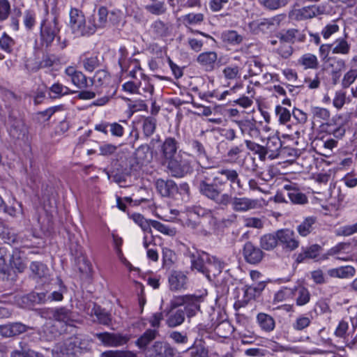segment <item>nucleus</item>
I'll list each match as a JSON object with an SVG mask.
<instances>
[{
  "instance_id": "1",
  "label": "nucleus",
  "mask_w": 357,
  "mask_h": 357,
  "mask_svg": "<svg viewBox=\"0 0 357 357\" xmlns=\"http://www.w3.org/2000/svg\"><path fill=\"white\" fill-rule=\"evenodd\" d=\"M227 181L231 189L235 188L234 185L239 190L243 188V184L236 169L224 168L215 172L212 167L201 166L197 170L196 185L203 197L223 207L231 204L236 212H245L257 208L258 201L256 199L232 197L231 194L224 193L222 187Z\"/></svg>"
},
{
  "instance_id": "2",
  "label": "nucleus",
  "mask_w": 357,
  "mask_h": 357,
  "mask_svg": "<svg viewBox=\"0 0 357 357\" xmlns=\"http://www.w3.org/2000/svg\"><path fill=\"white\" fill-rule=\"evenodd\" d=\"M203 300L202 296L193 294L173 297L169 303L167 326L171 328L176 327L184 322L185 315L188 318L195 316L200 311V304Z\"/></svg>"
},
{
  "instance_id": "3",
  "label": "nucleus",
  "mask_w": 357,
  "mask_h": 357,
  "mask_svg": "<svg viewBox=\"0 0 357 357\" xmlns=\"http://www.w3.org/2000/svg\"><path fill=\"white\" fill-rule=\"evenodd\" d=\"M69 15V26L73 34L76 36H91L89 19L86 20L82 10L75 8H71Z\"/></svg>"
},
{
  "instance_id": "4",
  "label": "nucleus",
  "mask_w": 357,
  "mask_h": 357,
  "mask_svg": "<svg viewBox=\"0 0 357 357\" xmlns=\"http://www.w3.org/2000/svg\"><path fill=\"white\" fill-rule=\"evenodd\" d=\"M80 338L71 337L63 342L58 343L52 349L53 357H76L82 353Z\"/></svg>"
},
{
  "instance_id": "5",
  "label": "nucleus",
  "mask_w": 357,
  "mask_h": 357,
  "mask_svg": "<svg viewBox=\"0 0 357 357\" xmlns=\"http://www.w3.org/2000/svg\"><path fill=\"white\" fill-rule=\"evenodd\" d=\"M285 17V15L280 14L268 18H263L251 22L250 27L255 34H269L279 29L281 22L284 20Z\"/></svg>"
},
{
  "instance_id": "6",
  "label": "nucleus",
  "mask_w": 357,
  "mask_h": 357,
  "mask_svg": "<svg viewBox=\"0 0 357 357\" xmlns=\"http://www.w3.org/2000/svg\"><path fill=\"white\" fill-rule=\"evenodd\" d=\"M60 31L58 18L56 16H50L45 19L40 24V40L46 47L52 45Z\"/></svg>"
},
{
  "instance_id": "7",
  "label": "nucleus",
  "mask_w": 357,
  "mask_h": 357,
  "mask_svg": "<svg viewBox=\"0 0 357 357\" xmlns=\"http://www.w3.org/2000/svg\"><path fill=\"white\" fill-rule=\"evenodd\" d=\"M326 13V6L310 5L301 8H293L288 14L289 19L293 22L305 21Z\"/></svg>"
},
{
  "instance_id": "8",
  "label": "nucleus",
  "mask_w": 357,
  "mask_h": 357,
  "mask_svg": "<svg viewBox=\"0 0 357 357\" xmlns=\"http://www.w3.org/2000/svg\"><path fill=\"white\" fill-rule=\"evenodd\" d=\"M167 173L173 177L183 178L193 171L191 162L181 156L167 160Z\"/></svg>"
},
{
  "instance_id": "9",
  "label": "nucleus",
  "mask_w": 357,
  "mask_h": 357,
  "mask_svg": "<svg viewBox=\"0 0 357 357\" xmlns=\"http://www.w3.org/2000/svg\"><path fill=\"white\" fill-rule=\"evenodd\" d=\"M95 335L104 345L113 347L123 346L130 339L129 335L108 332L96 333Z\"/></svg>"
},
{
  "instance_id": "10",
  "label": "nucleus",
  "mask_w": 357,
  "mask_h": 357,
  "mask_svg": "<svg viewBox=\"0 0 357 357\" xmlns=\"http://www.w3.org/2000/svg\"><path fill=\"white\" fill-rule=\"evenodd\" d=\"M278 243L282 245L283 248L288 251H293L298 248L299 241L296 238L295 233L289 229H283L277 231Z\"/></svg>"
},
{
  "instance_id": "11",
  "label": "nucleus",
  "mask_w": 357,
  "mask_h": 357,
  "mask_svg": "<svg viewBox=\"0 0 357 357\" xmlns=\"http://www.w3.org/2000/svg\"><path fill=\"white\" fill-rule=\"evenodd\" d=\"M109 12L107 8L101 6L98 12L91 15L89 19L91 35H93L98 29L105 28L107 24V16Z\"/></svg>"
},
{
  "instance_id": "12",
  "label": "nucleus",
  "mask_w": 357,
  "mask_h": 357,
  "mask_svg": "<svg viewBox=\"0 0 357 357\" xmlns=\"http://www.w3.org/2000/svg\"><path fill=\"white\" fill-rule=\"evenodd\" d=\"M243 255L245 260L250 264H259L264 257V252L261 248L250 241L244 245Z\"/></svg>"
},
{
  "instance_id": "13",
  "label": "nucleus",
  "mask_w": 357,
  "mask_h": 357,
  "mask_svg": "<svg viewBox=\"0 0 357 357\" xmlns=\"http://www.w3.org/2000/svg\"><path fill=\"white\" fill-rule=\"evenodd\" d=\"M29 329H32V327L25 325L21 322H13L0 326V334L3 337H10L20 335Z\"/></svg>"
},
{
  "instance_id": "14",
  "label": "nucleus",
  "mask_w": 357,
  "mask_h": 357,
  "mask_svg": "<svg viewBox=\"0 0 357 357\" xmlns=\"http://www.w3.org/2000/svg\"><path fill=\"white\" fill-rule=\"evenodd\" d=\"M9 134L14 139H22L27 132L26 127L21 119L16 118L13 114H9Z\"/></svg>"
},
{
  "instance_id": "15",
  "label": "nucleus",
  "mask_w": 357,
  "mask_h": 357,
  "mask_svg": "<svg viewBox=\"0 0 357 357\" xmlns=\"http://www.w3.org/2000/svg\"><path fill=\"white\" fill-rule=\"evenodd\" d=\"M197 62L202 66L206 71L213 70L215 66H219L220 60L218 61V54L215 52L209 51L199 54Z\"/></svg>"
},
{
  "instance_id": "16",
  "label": "nucleus",
  "mask_w": 357,
  "mask_h": 357,
  "mask_svg": "<svg viewBox=\"0 0 357 357\" xmlns=\"http://www.w3.org/2000/svg\"><path fill=\"white\" fill-rule=\"evenodd\" d=\"M223 268L224 263L220 261L217 257L208 254V261L204 271V275L209 280H211L212 278H215L217 275H220Z\"/></svg>"
},
{
  "instance_id": "17",
  "label": "nucleus",
  "mask_w": 357,
  "mask_h": 357,
  "mask_svg": "<svg viewBox=\"0 0 357 357\" xmlns=\"http://www.w3.org/2000/svg\"><path fill=\"white\" fill-rule=\"evenodd\" d=\"M155 187L158 193L162 197H173L177 194V185L170 179H158L155 181Z\"/></svg>"
},
{
  "instance_id": "18",
  "label": "nucleus",
  "mask_w": 357,
  "mask_h": 357,
  "mask_svg": "<svg viewBox=\"0 0 357 357\" xmlns=\"http://www.w3.org/2000/svg\"><path fill=\"white\" fill-rule=\"evenodd\" d=\"M110 80L109 73L105 69H100L97 70L94 76L89 79L90 86H94L97 93H99V89L108 86Z\"/></svg>"
},
{
  "instance_id": "19",
  "label": "nucleus",
  "mask_w": 357,
  "mask_h": 357,
  "mask_svg": "<svg viewBox=\"0 0 357 357\" xmlns=\"http://www.w3.org/2000/svg\"><path fill=\"white\" fill-rule=\"evenodd\" d=\"M31 277L36 280H46L50 276V269L40 261H32L29 266Z\"/></svg>"
},
{
  "instance_id": "20",
  "label": "nucleus",
  "mask_w": 357,
  "mask_h": 357,
  "mask_svg": "<svg viewBox=\"0 0 357 357\" xmlns=\"http://www.w3.org/2000/svg\"><path fill=\"white\" fill-rule=\"evenodd\" d=\"M302 252L297 255L296 262L300 264L303 262L305 259H315L319 256L320 252L322 250L321 245L318 244H313L310 246L301 248Z\"/></svg>"
},
{
  "instance_id": "21",
  "label": "nucleus",
  "mask_w": 357,
  "mask_h": 357,
  "mask_svg": "<svg viewBox=\"0 0 357 357\" xmlns=\"http://www.w3.org/2000/svg\"><path fill=\"white\" fill-rule=\"evenodd\" d=\"M264 287L265 285L261 283H259L257 287H248L244 291L245 299L243 301H236L234 303V307L237 309L242 307H245L248 304V301L255 298L260 294L261 291L264 289Z\"/></svg>"
},
{
  "instance_id": "22",
  "label": "nucleus",
  "mask_w": 357,
  "mask_h": 357,
  "mask_svg": "<svg viewBox=\"0 0 357 357\" xmlns=\"http://www.w3.org/2000/svg\"><path fill=\"white\" fill-rule=\"evenodd\" d=\"M208 254L205 252H198L197 255L190 252L189 257L192 271L196 270L204 275V271L208 261Z\"/></svg>"
},
{
  "instance_id": "23",
  "label": "nucleus",
  "mask_w": 357,
  "mask_h": 357,
  "mask_svg": "<svg viewBox=\"0 0 357 357\" xmlns=\"http://www.w3.org/2000/svg\"><path fill=\"white\" fill-rule=\"evenodd\" d=\"M279 42H285L293 44L296 41H303L304 35L301 34L300 31L296 29H289L286 31H281L277 34Z\"/></svg>"
},
{
  "instance_id": "24",
  "label": "nucleus",
  "mask_w": 357,
  "mask_h": 357,
  "mask_svg": "<svg viewBox=\"0 0 357 357\" xmlns=\"http://www.w3.org/2000/svg\"><path fill=\"white\" fill-rule=\"evenodd\" d=\"M256 320L260 329L265 333H271L275 328V320L268 314L259 312L257 315Z\"/></svg>"
},
{
  "instance_id": "25",
  "label": "nucleus",
  "mask_w": 357,
  "mask_h": 357,
  "mask_svg": "<svg viewBox=\"0 0 357 357\" xmlns=\"http://www.w3.org/2000/svg\"><path fill=\"white\" fill-rule=\"evenodd\" d=\"M187 280V276L181 271H172L169 277L170 289L176 291L185 289Z\"/></svg>"
},
{
  "instance_id": "26",
  "label": "nucleus",
  "mask_w": 357,
  "mask_h": 357,
  "mask_svg": "<svg viewBox=\"0 0 357 357\" xmlns=\"http://www.w3.org/2000/svg\"><path fill=\"white\" fill-rule=\"evenodd\" d=\"M327 274L334 278L347 279L356 274V269L351 266H342L327 271Z\"/></svg>"
},
{
  "instance_id": "27",
  "label": "nucleus",
  "mask_w": 357,
  "mask_h": 357,
  "mask_svg": "<svg viewBox=\"0 0 357 357\" xmlns=\"http://www.w3.org/2000/svg\"><path fill=\"white\" fill-rule=\"evenodd\" d=\"M178 149V142L174 137H167L164 141L161 151L162 156L167 161L175 158V154Z\"/></svg>"
},
{
  "instance_id": "28",
  "label": "nucleus",
  "mask_w": 357,
  "mask_h": 357,
  "mask_svg": "<svg viewBox=\"0 0 357 357\" xmlns=\"http://www.w3.org/2000/svg\"><path fill=\"white\" fill-rule=\"evenodd\" d=\"M88 305L87 312L91 314H94L100 324L107 326L110 324L112 321L111 315L105 309L96 306L93 303H89Z\"/></svg>"
},
{
  "instance_id": "29",
  "label": "nucleus",
  "mask_w": 357,
  "mask_h": 357,
  "mask_svg": "<svg viewBox=\"0 0 357 357\" xmlns=\"http://www.w3.org/2000/svg\"><path fill=\"white\" fill-rule=\"evenodd\" d=\"M155 329H147L136 341V346L141 350L147 351L149 344L158 335Z\"/></svg>"
},
{
  "instance_id": "30",
  "label": "nucleus",
  "mask_w": 357,
  "mask_h": 357,
  "mask_svg": "<svg viewBox=\"0 0 357 357\" xmlns=\"http://www.w3.org/2000/svg\"><path fill=\"white\" fill-rule=\"evenodd\" d=\"M282 147V141L278 137H268L267 139L265 149L266 154L271 153L269 158H275L279 155V151Z\"/></svg>"
},
{
  "instance_id": "31",
  "label": "nucleus",
  "mask_w": 357,
  "mask_h": 357,
  "mask_svg": "<svg viewBox=\"0 0 357 357\" xmlns=\"http://www.w3.org/2000/svg\"><path fill=\"white\" fill-rule=\"evenodd\" d=\"M260 246L265 250H273L278 244L277 231L275 234H266L260 238Z\"/></svg>"
},
{
  "instance_id": "32",
  "label": "nucleus",
  "mask_w": 357,
  "mask_h": 357,
  "mask_svg": "<svg viewBox=\"0 0 357 357\" xmlns=\"http://www.w3.org/2000/svg\"><path fill=\"white\" fill-rule=\"evenodd\" d=\"M316 218H306L298 227L297 231L302 236H307L314 230V225L316 223Z\"/></svg>"
},
{
  "instance_id": "33",
  "label": "nucleus",
  "mask_w": 357,
  "mask_h": 357,
  "mask_svg": "<svg viewBox=\"0 0 357 357\" xmlns=\"http://www.w3.org/2000/svg\"><path fill=\"white\" fill-rule=\"evenodd\" d=\"M49 91L50 98L54 99L74 93V91H71L68 87L58 82L52 84L49 88Z\"/></svg>"
},
{
  "instance_id": "34",
  "label": "nucleus",
  "mask_w": 357,
  "mask_h": 357,
  "mask_svg": "<svg viewBox=\"0 0 357 357\" xmlns=\"http://www.w3.org/2000/svg\"><path fill=\"white\" fill-rule=\"evenodd\" d=\"M222 39L225 43L235 45L243 42V36L238 34L236 31L228 30L222 33Z\"/></svg>"
},
{
  "instance_id": "35",
  "label": "nucleus",
  "mask_w": 357,
  "mask_h": 357,
  "mask_svg": "<svg viewBox=\"0 0 357 357\" xmlns=\"http://www.w3.org/2000/svg\"><path fill=\"white\" fill-rule=\"evenodd\" d=\"M156 119L153 116H148L144 119L142 123L143 133L146 137H151L156 129Z\"/></svg>"
},
{
  "instance_id": "36",
  "label": "nucleus",
  "mask_w": 357,
  "mask_h": 357,
  "mask_svg": "<svg viewBox=\"0 0 357 357\" xmlns=\"http://www.w3.org/2000/svg\"><path fill=\"white\" fill-rule=\"evenodd\" d=\"M151 27L156 37H164L169 33L168 24L160 20L155 21Z\"/></svg>"
},
{
  "instance_id": "37",
  "label": "nucleus",
  "mask_w": 357,
  "mask_h": 357,
  "mask_svg": "<svg viewBox=\"0 0 357 357\" xmlns=\"http://www.w3.org/2000/svg\"><path fill=\"white\" fill-rule=\"evenodd\" d=\"M145 10L154 15H162L167 11V7L163 1H155L144 6Z\"/></svg>"
},
{
  "instance_id": "38",
  "label": "nucleus",
  "mask_w": 357,
  "mask_h": 357,
  "mask_svg": "<svg viewBox=\"0 0 357 357\" xmlns=\"http://www.w3.org/2000/svg\"><path fill=\"white\" fill-rule=\"evenodd\" d=\"M245 143L246 147L249 150L252 151L255 154H257L259 155V158L261 161H265L267 155L265 146H261L250 140H245Z\"/></svg>"
},
{
  "instance_id": "39",
  "label": "nucleus",
  "mask_w": 357,
  "mask_h": 357,
  "mask_svg": "<svg viewBox=\"0 0 357 357\" xmlns=\"http://www.w3.org/2000/svg\"><path fill=\"white\" fill-rule=\"evenodd\" d=\"M167 342L156 341L147 349V357H163V352Z\"/></svg>"
},
{
  "instance_id": "40",
  "label": "nucleus",
  "mask_w": 357,
  "mask_h": 357,
  "mask_svg": "<svg viewBox=\"0 0 357 357\" xmlns=\"http://www.w3.org/2000/svg\"><path fill=\"white\" fill-rule=\"evenodd\" d=\"M38 303H45L50 301H60L63 299V294L61 291H54L51 293H38L37 294Z\"/></svg>"
},
{
  "instance_id": "41",
  "label": "nucleus",
  "mask_w": 357,
  "mask_h": 357,
  "mask_svg": "<svg viewBox=\"0 0 357 357\" xmlns=\"http://www.w3.org/2000/svg\"><path fill=\"white\" fill-rule=\"evenodd\" d=\"M190 357H208V349L205 348L202 342L194 344L187 349Z\"/></svg>"
},
{
  "instance_id": "42",
  "label": "nucleus",
  "mask_w": 357,
  "mask_h": 357,
  "mask_svg": "<svg viewBox=\"0 0 357 357\" xmlns=\"http://www.w3.org/2000/svg\"><path fill=\"white\" fill-rule=\"evenodd\" d=\"M298 63L304 66L305 68L316 69L319 65L317 56L312 54H303L298 60Z\"/></svg>"
},
{
  "instance_id": "43",
  "label": "nucleus",
  "mask_w": 357,
  "mask_h": 357,
  "mask_svg": "<svg viewBox=\"0 0 357 357\" xmlns=\"http://www.w3.org/2000/svg\"><path fill=\"white\" fill-rule=\"evenodd\" d=\"M101 59L97 56L85 58L82 61L84 68L88 72H93L95 69L101 66Z\"/></svg>"
},
{
  "instance_id": "44",
  "label": "nucleus",
  "mask_w": 357,
  "mask_h": 357,
  "mask_svg": "<svg viewBox=\"0 0 357 357\" xmlns=\"http://www.w3.org/2000/svg\"><path fill=\"white\" fill-rule=\"evenodd\" d=\"M23 23L27 31H31L36 25V13L32 10H26L23 14Z\"/></svg>"
},
{
  "instance_id": "45",
  "label": "nucleus",
  "mask_w": 357,
  "mask_h": 357,
  "mask_svg": "<svg viewBox=\"0 0 357 357\" xmlns=\"http://www.w3.org/2000/svg\"><path fill=\"white\" fill-rule=\"evenodd\" d=\"M152 227L162 234L169 236H174L176 234V229L174 227H169L157 220L152 221Z\"/></svg>"
},
{
  "instance_id": "46",
  "label": "nucleus",
  "mask_w": 357,
  "mask_h": 357,
  "mask_svg": "<svg viewBox=\"0 0 357 357\" xmlns=\"http://www.w3.org/2000/svg\"><path fill=\"white\" fill-rule=\"evenodd\" d=\"M107 176L109 178H112V181L116 183H118L120 187H126L128 185H123L122 183H126L127 182V177L129 176L128 172H116L115 171H112L111 172H107Z\"/></svg>"
},
{
  "instance_id": "47",
  "label": "nucleus",
  "mask_w": 357,
  "mask_h": 357,
  "mask_svg": "<svg viewBox=\"0 0 357 357\" xmlns=\"http://www.w3.org/2000/svg\"><path fill=\"white\" fill-rule=\"evenodd\" d=\"M6 256H7V250L5 248H0V273L3 275V280H8V273L9 271V268L6 264Z\"/></svg>"
},
{
  "instance_id": "48",
  "label": "nucleus",
  "mask_w": 357,
  "mask_h": 357,
  "mask_svg": "<svg viewBox=\"0 0 357 357\" xmlns=\"http://www.w3.org/2000/svg\"><path fill=\"white\" fill-rule=\"evenodd\" d=\"M53 316L56 320L68 322L71 320L72 313L66 307H60L54 311Z\"/></svg>"
},
{
  "instance_id": "49",
  "label": "nucleus",
  "mask_w": 357,
  "mask_h": 357,
  "mask_svg": "<svg viewBox=\"0 0 357 357\" xmlns=\"http://www.w3.org/2000/svg\"><path fill=\"white\" fill-rule=\"evenodd\" d=\"M311 113L314 120H324L326 121L330 117L329 111L323 107H313L311 108Z\"/></svg>"
},
{
  "instance_id": "50",
  "label": "nucleus",
  "mask_w": 357,
  "mask_h": 357,
  "mask_svg": "<svg viewBox=\"0 0 357 357\" xmlns=\"http://www.w3.org/2000/svg\"><path fill=\"white\" fill-rule=\"evenodd\" d=\"M72 82L79 89H86L90 86L87 77L81 71H79L72 79Z\"/></svg>"
},
{
  "instance_id": "51",
  "label": "nucleus",
  "mask_w": 357,
  "mask_h": 357,
  "mask_svg": "<svg viewBox=\"0 0 357 357\" xmlns=\"http://www.w3.org/2000/svg\"><path fill=\"white\" fill-rule=\"evenodd\" d=\"M288 197L294 204H303L307 202L306 195L296 190L288 192Z\"/></svg>"
},
{
  "instance_id": "52",
  "label": "nucleus",
  "mask_w": 357,
  "mask_h": 357,
  "mask_svg": "<svg viewBox=\"0 0 357 357\" xmlns=\"http://www.w3.org/2000/svg\"><path fill=\"white\" fill-rule=\"evenodd\" d=\"M335 43L336 45L332 50L333 54H347L349 52L350 45L344 39H337Z\"/></svg>"
},
{
  "instance_id": "53",
  "label": "nucleus",
  "mask_w": 357,
  "mask_h": 357,
  "mask_svg": "<svg viewBox=\"0 0 357 357\" xmlns=\"http://www.w3.org/2000/svg\"><path fill=\"white\" fill-rule=\"evenodd\" d=\"M215 330L219 336L227 337L231 333L233 328L228 321H222L215 327Z\"/></svg>"
},
{
  "instance_id": "54",
  "label": "nucleus",
  "mask_w": 357,
  "mask_h": 357,
  "mask_svg": "<svg viewBox=\"0 0 357 357\" xmlns=\"http://www.w3.org/2000/svg\"><path fill=\"white\" fill-rule=\"evenodd\" d=\"M15 44L14 40L6 33H3L0 38V47L6 52L10 53L12 52L13 47Z\"/></svg>"
},
{
  "instance_id": "55",
  "label": "nucleus",
  "mask_w": 357,
  "mask_h": 357,
  "mask_svg": "<svg viewBox=\"0 0 357 357\" xmlns=\"http://www.w3.org/2000/svg\"><path fill=\"white\" fill-rule=\"evenodd\" d=\"M298 296L296 298V304L298 305H304L310 301V294L307 289L303 287H301L297 289Z\"/></svg>"
},
{
  "instance_id": "56",
  "label": "nucleus",
  "mask_w": 357,
  "mask_h": 357,
  "mask_svg": "<svg viewBox=\"0 0 357 357\" xmlns=\"http://www.w3.org/2000/svg\"><path fill=\"white\" fill-rule=\"evenodd\" d=\"M329 66L332 68L331 72H342L346 67L345 61L342 59L330 57L327 59Z\"/></svg>"
},
{
  "instance_id": "57",
  "label": "nucleus",
  "mask_w": 357,
  "mask_h": 357,
  "mask_svg": "<svg viewBox=\"0 0 357 357\" xmlns=\"http://www.w3.org/2000/svg\"><path fill=\"white\" fill-rule=\"evenodd\" d=\"M275 114L279 118L280 123L282 124L287 123L291 119L290 112L280 105L276 106Z\"/></svg>"
},
{
  "instance_id": "58",
  "label": "nucleus",
  "mask_w": 357,
  "mask_h": 357,
  "mask_svg": "<svg viewBox=\"0 0 357 357\" xmlns=\"http://www.w3.org/2000/svg\"><path fill=\"white\" fill-rule=\"evenodd\" d=\"M277 52L283 58H289L293 53L291 45L285 42H279Z\"/></svg>"
},
{
  "instance_id": "59",
  "label": "nucleus",
  "mask_w": 357,
  "mask_h": 357,
  "mask_svg": "<svg viewBox=\"0 0 357 357\" xmlns=\"http://www.w3.org/2000/svg\"><path fill=\"white\" fill-rule=\"evenodd\" d=\"M356 233H357V222L353 225L342 226L336 231L337 236H349Z\"/></svg>"
},
{
  "instance_id": "60",
  "label": "nucleus",
  "mask_w": 357,
  "mask_h": 357,
  "mask_svg": "<svg viewBox=\"0 0 357 357\" xmlns=\"http://www.w3.org/2000/svg\"><path fill=\"white\" fill-rule=\"evenodd\" d=\"M357 78V70L351 69L349 70L344 75L342 80V87L348 88L351 84L354 82Z\"/></svg>"
},
{
  "instance_id": "61",
  "label": "nucleus",
  "mask_w": 357,
  "mask_h": 357,
  "mask_svg": "<svg viewBox=\"0 0 357 357\" xmlns=\"http://www.w3.org/2000/svg\"><path fill=\"white\" fill-rule=\"evenodd\" d=\"M243 150L244 146L243 144H241L238 146H231L229 149L227 153V156L230 160L236 161L239 158V155L243 153Z\"/></svg>"
},
{
  "instance_id": "62",
  "label": "nucleus",
  "mask_w": 357,
  "mask_h": 357,
  "mask_svg": "<svg viewBox=\"0 0 357 357\" xmlns=\"http://www.w3.org/2000/svg\"><path fill=\"white\" fill-rule=\"evenodd\" d=\"M190 145L192 149L196 153L199 157H206L207 153L204 145L197 139H192L190 142Z\"/></svg>"
},
{
  "instance_id": "63",
  "label": "nucleus",
  "mask_w": 357,
  "mask_h": 357,
  "mask_svg": "<svg viewBox=\"0 0 357 357\" xmlns=\"http://www.w3.org/2000/svg\"><path fill=\"white\" fill-rule=\"evenodd\" d=\"M101 357H137V356L129 351H110L102 353Z\"/></svg>"
},
{
  "instance_id": "64",
  "label": "nucleus",
  "mask_w": 357,
  "mask_h": 357,
  "mask_svg": "<svg viewBox=\"0 0 357 357\" xmlns=\"http://www.w3.org/2000/svg\"><path fill=\"white\" fill-rule=\"evenodd\" d=\"M10 357H44L43 354L33 350H28L20 351L18 350L13 351Z\"/></svg>"
}]
</instances>
